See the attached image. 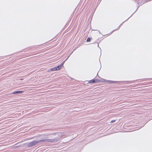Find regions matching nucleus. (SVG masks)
Segmentation results:
<instances>
[{
    "instance_id": "1",
    "label": "nucleus",
    "mask_w": 152,
    "mask_h": 152,
    "mask_svg": "<svg viewBox=\"0 0 152 152\" xmlns=\"http://www.w3.org/2000/svg\"><path fill=\"white\" fill-rule=\"evenodd\" d=\"M58 138H56L51 139H43L38 141H33L28 144V147H32L34 145H37L39 143L43 142H55L58 141Z\"/></svg>"
},
{
    "instance_id": "11",
    "label": "nucleus",
    "mask_w": 152,
    "mask_h": 152,
    "mask_svg": "<svg viewBox=\"0 0 152 152\" xmlns=\"http://www.w3.org/2000/svg\"><path fill=\"white\" fill-rule=\"evenodd\" d=\"M92 39V38L91 37H88L87 38L86 42H90L91 41Z\"/></svg>"
},
{
    "instance_id": "9",
    "label": "nucleus",
    "mask_w": 152,
    "mask_h": 152,
    "mask_svg": "<svg viewBox=\"0 0 152 152\" xmlns=\"http://www.w3.org/2000/svg\"><path fill=\"white\" fill-rule=\"evenodd\" d=\"M70 56V55L64 61H63L61 64L60 65V66H61L62 67V66H63V65L64 64V63H65V61L68 59V58H69V56Z\"/></svg>"
},
{
    "instance_id": "14",
    "label": "nucleus",
    "mask_w": 152,
    "mask_h": 152,
    "mask_svg": "<svg viewBox=\"0 0 152 152\" xmlns=\"http://www.w3.org/2000/svg\"><path fill=\"white\" fill-rule=\"evenodd\" d=\"M32 48H33L32 47H31L28 48L29 49H32Z\"/></svg>"
},
{
    "instance_id": "12",
    "label": "nucleus",
    "mask_w": 152,
    "mask_h": 152,
    "mask_svg": "<svg viewBox=\"0 0 152 152\" xmlns=\"http://www.w3.org/2000/svg\"><path fill=\"white\" fill-rule=\"evenodd\" d=\"M116 121V120H112L110 122H111V123H113V122H115V121Z\"/></svg>"
},
{
    "instance_id": "6",
    "label": "nucleus",
    "mask_w": 152,
    "mask_h": 152,
    "mask_svg": "<svg viewBox=\"0 0 152 152\" xmlns=\"http://www.w3.org/2000/svg\"><path fill=\"white\" fill-rule=\"evenodd\" d=\"M24 91H17L13 92L11 94H20L22 93H23Z\"/></svg>"
},
{
    "instance_id": "7",
    "label": "nucleus",
    "mask_w": 152,
    "mask_h": 152,
    "mask_svg": "<svg viewBox=\"0 0 152 152\" xmlns=\"http://www.w3.org/2000/svg\"><path fill=\"white\" fill-rule=\"evenodd\" d=\"M107 80L101 78L100 79H99L98 83H107Z\"/></svg>"
},
{
    "instance_id": "13",
    "label": "nucleus",
    "mask_w": 152,
    "mask_h": 152,
    "mask_svg": "<svg viewBox=\"0 0 152 152\" xmlns=\"http://www.w3.org/2000/svg\"><path fill=\"white\" fill-rule=\"evenodd\" d=\"M96 43H98V46H99V43L98 42H96V41L94 43H93V44H95Z\"/></svg>"
},
{
    "instance_id": "3",
    "label": "nucleus",
    "mask_w": 152,
    "mask_h": 152,
    "mask_svg": "<svg viewBox=\"0 0 152 152\" xmlns=\"http://www.w3.org/2000/svg\"><path fill=\"white\" fill-rule=\"evenodd\" d=\"M139 6L138 7H137V9L135 11V12L129 17V18L126 20L125 21L123 22V23H122L121 24L119 25V26L116 29H115V30H113V31H112L110 33H112L113 31H116V30H118L119 29V28H120V27L123 24V23L126 21H127L130 17H131L132 15L137 11V10L138 9V7H139Z\"/></svg>"
},
{
    "instance_id": "4",
    "label": "nucleus",
    "mask_w": 152,
    "mask_h": 152,
    "mask_svg": "<svg viewBox=\"0 0 152 152\" xmlns=\"http://www.w3.org/2000/svg\"><path fill=\"white\" fill-rule=\"evenodd\" d=\"M98 79H94L92 80H90L87 83H98Z\"/></svg>"
},
{
    "instance_id": "10",
    "label": "nucleus",
    "mask_w": 152,
    "mask_h": 152,
    "mask_svg": "<svg viewBox=\"0 0 152 152\" xmlns=\"http://www.w3.org/2000/svg\"><path fill=\"white\" fill-rule=\"evenodd\" d=\"M55 68H56V70H58L60 69L61 68V67L59 65L55 67Z\"/></svg>"
},
{
    "instance_id": "5",
    "label": "nucleus",
    "mask_w": 152,
    "mask_h": 152,
    "mask_svg": "<svg viewBox=\"0 0 152 152\" xmlns=\"http://www.w3.org/2000/svg\"><path fill=\"white\" fill-rule=\"evenodd\" d=\"M119 82L118 81H112L110 80H107V83L109 84H115V83H119Z\"/></svg>"
},
{
    "instance_id": "8",
    "label": "nucleus",
    "mask_w": 152,
    "mask_h": 152,
    "mask_svg": "<svg viewBox=\"0 0 152 152\" xmlns=\"http://www.w3.org/2000/svg\"><path fill=\"white\" fill-rule=\"evenodd\" d=\"M56 68L55 67H54L53 68H51L50 69L48 70L47 71L48 72H49L50 71H56Z\"/></svg>"
},
{
    "instance_id": "2",
    "label": "nucleus",
    "mask_w": 152,
    "mask_h": 152,
    "mask_svg": "<svg viewBox=\"0 0 152 152\" xmlns=\"http://www.w3.org/2000/svg\"><path fill=\"white\" fill-rule=\"evenodd\" d=\"M58 138H56L51 139H43L38 141H33L28 144V147H32L34 145H37L39 143L43 142H55L58 141Z\"/></svg>"
}]
</instances>
